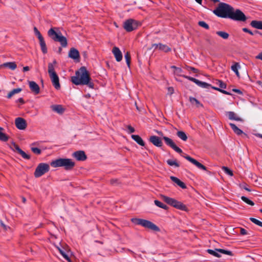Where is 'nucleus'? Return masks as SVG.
Instances as JSON below:
<instances>
[{"label":"nucleus","mask_w":262,"mask_h":262,"mask_svg":"<svg viewBox=\"0 0 262 262\" xmlns=\"http://www.w3.org/2000/svg\"><path fill=\"white\" fill-rule=\"evenodd\" d=\"M227 115L229 119H230V120H235V121H241V122L243 121V120L241 118L237 116L236 114L233 112H232V111L228 112H227Z\"/></svg>","instance_id":"19"},{"label":"nucleus","mask_w":262,"mask_h":262,"mask_svg":"<svg viewBox=\"0 0 262 262\" xmlns=\"http://www.w3.org/2000/svg\"><path fill=\"white\" fill-rule=\"evenodd\" d=\"M229 125L234 132L235 134H236L237 135H241L242 134H244V135L246 136L247 134L244 133L242 130L239 129L237 126H236L235 124L232 123H229Z\"/></svg>","instance_id":"22"},{"label":"nucleus","mask_w":262,"mask_h":262,"mask_svg":"<svg viewBox=\"0 0 262 262\" xmlns=\"http://www.w3.org/2000/svg\"><path fill=\"white\" fill-rule=\"evenodd\" d=\"M177 136L184 141H187L188 137L186 133L183 131H178Z\"/></svg>","instance_id":"28"},{"label":"nucleus","mask_w":262,"mask_h":262,"mask_svg":"<svg viewBox=\"0 0 262 262\" xmlns=\"http://www.w3.org/2000/svg\"><path fill=\"white\" fill-rule=\"evenodd\" d=\"M160 197L166 203L177 209L185 211H188L187 206L181 202L178 201L173 198L168 197L163 194H161Z\"/></svg>","instance_id":"7"},{"label":"nucleus","mask_w":262,"mask_h":262,"mask_svg":"<svg viewBox=\"0 0 262 262\" xmlns=\"http://www.w3.org/2000/svg\"><path fill=\"white\" fill-rule=\"evenodd\" d=\"M58 249L59 251V253L63 256V257L66 259L68 262H72L70 257L66 253V252L60 249V248H58Z\"/></svg>","instance_id":"33"},{"label":"nucleus","mask_w":262,"mask_h":262,"mask_svg":"<svg viewBox=\"0 0 262 262\" xmlns=\"http://www.w3.org/2000/svg\"><path fill=\"white\" fill-rule=\"evenodd\" d=\"M255 58L262 60V52L259 53L257 56H256Z\"/></svg>","instance_id":"61"},{"label":"nucleus","mask_w":262,"mask_h":262,"mask_svg":"<svg viewBox=\"0 0 262 262\" xmlns=\"http://www.w3.org/2000/svg\"><path fill=\"white\" fill-rule=\"evenodd\" d=\"M50 170V166L47 163H40L35 169L34 176L35 178H39L45 173L48 172Z\"/></svg>","instance_id":"9"},{"label":"nucleus","mask_w":262,"mask_h":262,"mask_svg":"<svg viewBox=\"0 0 262 262\" xmlns=\"http://www.w3.org/2000/svg\"><path fill=\"white\" fill-rule=\"evenodd\" d=\"M12 96H13L12 93L11 92V91H10V92L8 94L7 97V98H8V99H10V98H11L12 97Z\"/></svg>","instance_id":"64"},{"label":"nucleus","mask_w":262,"mask_h":262,"mask_svg":"<svg viewBox=\"0 0 262 262\" xmlns=\"http://www.w3.org/2000/svg\"><path fill=\"white\" fill-rule=\"evenodd\" d=\"M189 100L191 104L195 103L197 107H204L203 104L202 103H201L198 99L193 97H189Z\"/></svg>","instance_id":"27"},{"label":"nucleus","mask_w":262,"mask_h":262,"mask_svg":"<svg viewBox=\"0 0 262 262\" xmlns=\"http://www.w3.org/2000/svg\"><path fill=\"white\" fill-rule=\"evenodd\" d=\"M183 72V70L181 68L178 67L177 70L174 71V74H176L178 76H181L182 77H184L183 76H186L185 75H182L181 73Z\"/></svg>","instance_id":"47"},{"label":"nucleus","mask_w":262,"mask_h":262,"mask_svg":"<svg viewBox=\"0 0 262 262\" xmlns=\"http://www.w3.org/2000/svg\"><path fill=\"white\" fill-rule=\"evenodd\" d=\"M210 88H211V89H212L213 90L218 91L219 92H220V91H221V89L220 88L212 86L211 85V86L210 87Z\"/></svg>","instance_id":"63"},{"label":"nucleus","mask_w":262,"mask_h":262,"mask_svg":"<svg viewBox=\"0 0 262 262\" xmlns=\"http://www.w3.org/2000/svg\"><path fill=\"white\" fill-rule=\"evenodd\" d=\"M50 165L54 168L63 167L65 170H71L74 167L75 163L71 159L59 158L53 160L50 163Z\"/></svg>","instance_id":"4"},{"label":"nucleus","mask_w":262,"mask_h":262,"mask_svg":"<svg viewBox=\"0 0 262 262\" xmlns=\"http://www.w3.org/2000/svg\"><path fill=\"white\" fill-rule=\"evenodd\" d=\"M199 26H200L201 27H203L206 29H209V25L204 21H200L198 23Z\"/></svg>","instance_id":"45"},{"label":"nucleus","mask_w":262,"mask_h":262,"mask_svg":"<svg viewBox=\"0 0 262 262\" xmlns=\"http://www.w3.org/2000/svg\"><path fill=\"white\" fill-rule=\"evenodd\" d=\"M220 92L224 94H226L227 95H231V94L230 92H227V91L224 90L223 89H221Z\"/></svg>","instance_id":"60"},{"label":"nucleus","mask_w":262,"mask_h":262,"mask_svg":"<svg viewBox=\"0 0 262 262\" xmlns=\"http://www.w3.org/2000/svg\"><path fill=\"white\" fill-rule=\"evenodd\" d=\"M127 128L128 129V133L130 134L133 133L135 131V128L130 125L127 126Z\"/></svg>","instance_id":"52"},{"label":"nucleus","mask_w":262,"mask_h":262,"mask_svg":"<svg viewBox=\"0 0 262 262\" xmlns=\"http://www.w3.org/2000/svg\"><path fill=\"white\" fill-rule=\"evenodd\" d=\"M167 163L170 166H174L176 167H180V164L177 162V160H172L169 159V160H167Z\"/></svg>","instance_id":"36"},{"label":"nucleus","mask_w":262,"mask_h":262,"mask_svg":"<svg viewBox=\"0 0 262 262\" xmlns=\"http://www.w3.org/2000/svg\"><path fill=\"white\" fill-rule=\"evenodd\" d=\"M131 137L139 145L141 146H145V142L139 135H132Z\"/></svg>","instance_id":"21"},{"label":"nucleus","mask_w":262,"mask_h":262,"mask_svg":"<svg viewBox=\"0 0 262 262\" xmlns=\"http://www.w3.org/2000/svg\"><path fill=\"white\" fill-rule=\"evenodd\" d=\"M241 68V66L238 62H234V64L231 66V70L235 73L237 77H239V73L238 69Z\"/></svg>","instance_id":"26"},{"label":"nucleus","mask_w":262,"mask_h":262,"mask_svg":"<svg viewBox=\"0 0 262 262\" xmlns=\"http://www.w3.org/2000/svg\"><path fill=\"white\" fill-rule=\"evenodd\" d=\"M240 187L242 189H244L245 190L248 191H251V190L249 188L247 187L246 184H243L240 185Z\"/></svg>","instance_id":"53"},{"label":"nucleus","mask_w":262,"mask_h":262,"mask_svg":"<svg viewBox=\"0 0 262 262\" xmlns=\"http://www.w3.org/2000/svg\"><path fill=\"white\" fill-rule=\"evenodd\" d=\"M213 13L221 18H230L237 21H246L247 17L239 9H235L231 5L221 2L217 7L213 10Z\"/></svg>","instance_id":"1"},{"label":"nucleus","mask_w":262,"mask_h":262,"mask_svg":"<svg viewBox=\"0 0 262 262\" xmlns=\"http://www.w3.org/2000/svg\"><path fill=\"white\" fill-rule=\"evenodd\" d=\"M163 139L164 140L165 144L172 148L177 152L181 154L183 153L182 150L176 145L173 140L166 136L163 137Z\"/></svg>","instance_id":"10"},{"label":"nucleus","mask_w":262,"mask_h":262,"mask_svg":"<svg viewBox=\"0 0 262 262\" xmlns=\"http://www.w3.org/2000/svg\"><path fill=\"white\" fill-rule=\"evenodd\" d=\"M31 151L35 154L39 155L41 153V150L40 149L36 147H31Z\"/></svg>","instance_id":"44"},{"label":"nucleus","mask_w":262,"mask_h":262,"mask_svg":"<svg viewBox=\"0 0 262 262\" xmlns=\"http://www.w3.org/2000/svg\"><path fill=\"white\" fill-rule=\"evenodd\" d=\"M131 221L135 225H141L150 230L156 232L160 231V228L150 221L142 219L133 218L131 219Z\"/></svg>","instance_id":"6"},{"label":"nucleus","mask_w":262,"mask_h":262,"mask_svg":"<svg viewBox=\"0 0 262 262\" xmlns=\"http://www.w3.org/2000/svg\"><path fill=\"white\" fill-rule=\"evenodd\" d=\"M211 86V84L209 83H208L206 82H204L203 84H202V86L201 88H205V89H209Z\"/></svg>","instance_id":"55"},{"label":"nucleus","mask_w":262,"mask_h":262,"mask_svg":"<svg viewBox=\"0 0 262 262\" xmlns=\"http://www.w3.org/2000/svg\"><path fill=\"white\" fill-rule=\"evenodd\" d=\"M216 33L219 36L225 39H227L229 36L228 33L224 31H217Z\"/></svg>","instance_id":"35"},{"label":"nucleus","mask_w":262,"mask_h":262,"mask_svg":"<svg viewBox=\"0 0 262 262\" xmlns=\"http://www.w3.org/2000/svg\"><path fill=\"white\" fill-rule=\"evenodd\" d=\"M75 76L71 77V81L76 85H86L90 88L94 89V84L91 81L89 72L85 67H81L75 72Z\"/></svg>","instance_id":"2"},{"label":"nucleus","mask_w":262,"mask_h":262,"mask_svg":"<svg viewBox=\"0 0 262 262\" xmlns=\"http://www.w3.org/2000/svg\"><path fill=\"white\" fill-rule=\"evenodd\" d=\"M241 199L242 201H243L244 202H245L246 203H247L248 205H250L251 206L254 205V203L252 201L249 199L246 196H242L241 197Z\"/></svg>","instance_id":"39"},{"label":"nucleus","mask_w":262,"mask_h":262,"mask_svg":"<svg viewBox=\"0 0 262 262\" xmlns=\"http://www.w3.org/2000/svg\"><path fill=\"white\" fill-rule=\"evenodd\" d=\"M69 57L75 60L76 62L80 61V55L78 50H70Z\"/></svg>","instance_id":"16"},{"label":"nucleus","mask_w":262,"mask_h":262,"mask_svg":"<svg viewBox=\"0 0 262 262\" xmlns=\"http://www.w3.org/2000/svg\"><path fill=\"white\" fill-rule=\"evenodd\" d=\"M112 52L117 61L120 62L122 60L123 55L121 50H112Z\"/></svg>","instance_id":"24"},{"label":"nucleus","mask_w":262,"mask_h":262,"mask_svg":"<svg viewBox=\"0 0 262 262\" xmlns=\"http://www.w3.org/2000/svg\"><path fill=\"white\" fill-rule=\"evenodd\" d=\"M170 178L172 181L176 183L179 187H180L182 189H186L187 188L186 184L184 182L181 181L178 178L174 176H171Z\"/></svg>","instance_id":"18"},{"label":"nucleus","mask_w":262,"mask_h":262,"mask_svg":"<svg viewBox=\"0 0 262 262\" xmlns=\"http://www.w3.org/2000/svg\"><path fill=\"white\" fill-rule=\"evenodd\" d=\"M15 124L16 127L20 130L26 129L27 126L26 120L21 117H18L15 119Z\"/></svg>","instance_id":"12"},{"label":"nucleus","mask_w":262,"mask_h":262,"mask_svg":"<svg viewBox=\"0 0 262 262\" xmlns=\"http://www.w3.org/2000/svg\"><path fill=\"white\" fill-rule=\"evenodd\" d=\"M3 68H7L11 70H14L17 68V64L15 62H7L0 64V69Z\"/></svg>","instance_id":"17"},{"label":"nucleus","mask_w":262,"mask_h":262,"mask_svg":"<svg viewBox=\"0 0 262 262\" xmlns=\"http://www.w3.org/2000/svg\"><path fill=\"white\" fill-rule=\"evenodd\" d=\"M127 65V67L130 68L131 62V56L129 52H127L124 56Z\"/></svg>","instance_id":"32"},{"label":"nucleus","mask_w":262,"mask_h":262,"mask_svg":"<svg viewBox=\"0 0 262 262\" xmlns=\"http://www.w3.org/2000/svg\"><path fill=\"white\" fill-rule=\"evenodd\" d=\"M168 94L171 95L174 93V89L172 86H169L167 88Z\"/></svg>","instance_id":"54"},{"label":"nucleus","mask_w":262,"mask_h":262,"mask_svg":"<svg viewBox=\"0 0 262 262\" xmlns=\"http://www.w3.org/2000/svg\"><path fill=\"white\" fill-rule=\"evenodd\" d=\"M183 157H184L185 159H186L187 160L191 162L192 164L196 166L198 168L207 171V167L198 162L195 159L192 158L190 156L188 155H181Z\"/></svg>","instance_id":"11"},{"label":"nucleus","mask_w":262,"mask_h":262,"mask_svg":"<svg viewBox=\"0 0 262 262\" xmlns=\"http://www.w3.org/2000/svg\"><path fill=\"white\" fill-rule=\"evenodd\" d=\"M16 102H19L21 104H24L25 103V101L23 98H19L16 101Z\"/></svg>","instance_id":"59"},{"label":"nucleus","mask_w":262,"mask_h":262,"mask_svg":"<svg viewBox=\"0 0 262 262\" xmlns=\"http://www.w3.org/2000/svg\"><path fill=\"white\" fill-rule=\"evenodd\" d=\"M38 39L39 40L41 49H47L46 42L44 40L43 37H41L40 38H39Z\"/></svg>","instance_id":"42"},{"label":"nucleus","mask_w":262,"mask_h":262,"mask_svg":"<svg viewBox=\"0 0 262 262\" xmlns=\"http://www.w3.org/2000/svg\"><path fill=\"white\" fill-rule=\"evenodd\" d=\"M149 140L156 147H161L163 145L162 140L158 136H151L150 137Z\"/></svg>","instance_id":"14"},{"label":"nucleus","mask_w":262,"mask_h":262,"mask_svg":"<svg viewBox=\"0 0 262 262\" xmlns=\"http://www.w3.org/2000/svg\"><path fill=\"white\" fill-rule=\"evenodd\" d=\"M51 107L53 111L59 114H62L65 111V108L60 104L52 105Z\"/></svg>","instance_id":"20"},{"label":"nucleus","mask_w":262,"mask_h":262,"mask_svg":"<svg viewBox=\"0 0 262 262\" xmlns=\"http://www.w3.org/2000/svg\"><path fill=\"white\" fill-rule=\"evenodd\" d=\"M110 183L113 185H117L119 183L118 180V179H111L110 180Z\"/></svg>","instance_id":"56"},{"label":"nucleus","mask_w":262,"mask_h":262,"mask_svg":"<svg viewBox=\"0 0 262 262\" xmlns=\"http://www.w3.org/2000/svg\"><path fill=\"white\" fill-rule=\"evenodd\" d=\"M29 88L34 94L37 95L40 93V88L36 82L33 81H28Z\"/></svg>","instance_id":"15"},{"label":"nucleus","mask_w":262,"mask_h":262,"mask_svg":"<svg viewBox=\"0 0 262 262\" xmlns=\"http://www.w3.org/2000/svg\"><path fill=\"white\" fill-rule=\"evenodd\" d=\"M56 64L57 61L56 60H54L52 62H49L48 63V73L52 84L56 90H59L60 88L59 79L58 75L55 71V66Z\"/></svg>","instance_id":"5"},{"label":"nucleus","mask_w":262,"mask_h":262,"mask_svg":"<svg viewBox=\"0 0 262 262\" xmlns=\"http://www.w3.org/2000/svg\"><path fill=\"white\" fill-rule=\"evenodd\" d=\"M250 25L254 28L262 30V21L261 20H252L250 23Z\"/></svg>","instance_id":"23"},{"label":"nucleus","mask_w":262,"mask_h":262,"mask_svg":"<svg viewBox=\"0 0 262 262\" xmlns=\"http://www.w3.org/2000/svg\"><path fill=\"white\" fill-rule=\"evenodd\" d=\"M223 169L224 170V172L228 174V175H229L230 176H232L233 175V171L230 169H229L228 167L223 166Z\"/></svg>","instance_id":"46"},{"label":"nucleus","mask_w":262,"mask_h":262,"mask_svg":"<svg viewBox=\"0 0 262 262\" xmlns=\"http://www.w3.org/2000/svg\"><path fill=\"white\" fill-rule=\"evenodd\" d=\"M216 84L219 85L220 89H226L227 85L221 80H216Z\"/></svg>","instance_id":"43"},{"label":"nucleus","mask_w":262,"mask_h":262,"mask_svg":"<svg viewBox=\"0 0 262 262\" xmlns=\"http://www.w3.org/2000/svg\"><path fill=\"white\" fill-rule=\"evenodd\" d=\"M34 31L35 35L37 36L38 38H40L41 37H42V36L41 34V33H40V32L38 31V30L35 27L34 28Z\"/></svg>","instance_id":"49"},{"label":"nucleus","mask_w":262,"mask_h":262,"mask_svg":"<svg viewBox=\"0 0 262 262\" xmlns=\"http://www.w3.org/2000/svg\"><path fill=\"white\" fill-rule=\"evenodd\" d=\"M184 78L188 79L189 80L195 83L196 85H198L199 86L201 87L202 86V84H203L204 82L201 81L196 78H194L193 77L189 76H183Z\"/></svg>","instance_id":"25"},{"label":"nucleus","mask_w":262,"mask_h":262,"mask_svg":"<svg viewBox=\"0 0 262 262\" xmlns=\"http://www.w3.org/2000/svg\"><path fill=\"white\" fill-rule=\"evenodd\" d=\"M21 91H22V89L17 88V89H14L12 90L11 91V92L12 93V95H14L15 94H17V93L21 92Z\"/></svg>","instance_id":"50"},{"label":"nucleus","mask_w":262,"mask_h":262,"mask_svg":"<svg viewBox=\"0 0 262 262\" xmlns=\"http://www.w3.org/2000/svg\"><path fill=\"white\" fill-rule=\"evenodd\" d=\"M242 30H243V32H246V33H249L251 35H254V32H252L251 30H250L248 28H243L242 29Z\"/></svg>","instance_id":"51"},{"label":"nucleus","mask_w":262,"mask_h":262,"mask_svg":"<svg viewBox=\"0 0 262 262\" xmlns=\"http://www.w3.org/2000/svg\"><path fill=\"white\" fill-rule=\"evenodd\" d=\"M141 25V23L134 19L126 20L123 24V28L127 32H131L136 30Z\"/></svg>","instance_id":"8"},{"label":"nucleus","mask_w":262,"mask_h":262,"mask_svg":"<svg viewBox=\"0 0 262 262\" xmlns=\"http://www.w3.org/2000/svg\"><path fill=\"white\" fill-rule=\"evenodd\" d=\"M30 70V68L29 66H26L23 68V71L24 72H27Z\"/></svg>","instance_id":"62"},{"label":"nucleus","mask_w":262,"mask_h":262,"mask_svg":"<svg viewBox=\"0 0 262 262\" xmlns=\"http://www.w3.org/2000/svg\"><path fill=\"white\" fill-rule=\"evenodd\" d=\"M154 203H155V204L157 206H158V207H160L161 208H162V209H163L164 210H167L169 208L168 207L167 205H166L162 203L161 202L159 201V200H155L154 201Z\"/></svg>","instance_id":"31"},{"label":"nucleus","mask_w":262,"mask_h":262,"mask_svg":"<svg viewBox=\"0 0 262 262\" xmlns=\"http://www.w3.org/2000/svg\"><path fill=\"white\" fill-rule=\"evenodd\" d=\"M10 148L14 151H16L17 152V148H20L17 144H16L15 142H12V146H10Z\"/></svg>","instance_id":"48"},{"label":"nucleus","mask_w":262,"mask_h":262,"mask_svg":"<svg viewBox=\"0 0 262 262\" xmlns=\"http://www.w3.org/2000/svg\"><path fill=\"white\" fill-rule=\"evenodd\" d=\"M207 252L209 254L216 257H220L221 256V255L218 253V252L216 251V249H215L214 250L212 249H208L207 250Z\"/></svg>","instance_id":"37"},{"label":"nucleus","mask_w":262,"mask_h":262,"mask_svg":"<svg viewBox=\"0 0 262 262\" xmlns=\"http://www.w3.org/2000/svg\"><path fill=\"white\" fill-rule=\"evenodd\" d=\"M17 153L19 154L21 156L25 159L29 160L31 158V156L27 154L21 148H17Z\"/></svg>","instance_id":"29"},{"label":"nucleus","mask_w":262,"mask_h":262,"mask_svg":"<svg viewBox=\"0 0 262 262\" xmlns=\"http://www.w3.org/2000/svg\"><path fill=\"white\" fill-rule=\"evenodd\" d=\"M165 47V46L159 43L152 44L151 48H154V49H164Z\"/></svg>","instance_id":"40"},{"label":"nucleus","mask_w":262,"mask_h":262,"mask_svg":"<svg viewBox=\"0 0 262 262\" xmlns=\"http://www.w3.org/2000/svg\"><path fill=\"white\" fill-rule=\"evenodd\" d=\"M4 128L0 127V140L6 142L8 141L9 137L6 134L2 132Z\"/></svg>","instance_id":"30"},{"label":"nucleus","mask_w":262,"mask_h":262,"mask_svg":"<svg viewBox=\"0 0 262 262\" xmlns=\"http://www.w3.org/2000/svg\"><path fill=\"white\" fill-rule=\"evenodd\" d=\"M73 157L77 161H84L87 159L85 152L83 150H78L73 153Z\"/></svg>","instance_id":"13"},{"label":"nucleus","mask_w":262,"mask_h":262,"mask_svg":"<svg viewBox=\"0 0 262 262\" xmlns=\"http://www.w3.org/2000/svg\"><path fill=\"white\" fill-rule=\"evenodd\" d=\"M216 251H217L218 252H220L222 254H226V255H230V256L233 255V254L231 251L225 250V249H216Z\"/></svg>","instance_id":"34"},{"label":"nucleus","mask_w":262,"mask_h":262,"mask_svg":"<svg viewBox=\"0 0 262 262\" xmlns=\"http://www.w3.org/2000/svg\"><path fill=\"white\" fill-rule=\"evenodd\" d=\"M240 234L241 235H246L247 234V231L244 228H241L240 229Z\"/></svg>","instance_id":"57"},{"label":"nucleus","mask_w":262,"mask_h":262,"mask_svg":"<svg viewBox=\"0 0 262 262\" xmlns=\"http://www.w3.org/2000/svg\"><path fill=\"white\" fill-rule=\"evenodd\" d=\"M183 68L186 69L188 72H192L194 73H197L199 72V70L192 67H190L187 65H185Z\"/></svg>","instance_id":"38"},{"label":"nucleus","mask_w":262,"mask_h":262,"mask_svg":"<svg viewBox=\"0 0 262 262\" xmlns=\"http://www.w3.org/2000/svg\"><path fill=\"white\" fill-rule=\"evenodd\" d=\"M250 221H251L252 223L255 224V225L262 227V222L258 220H257L254 217H250L249 219Z\"/></svg>","instance_id":"41"},{"label":"nucleus","mask_w":262,"mask_h":262,"mask_svg":"<svg viewBox=\"0 0 262 262\" xmlns=\"http://www.w3.org/2000/svg\"><path fill=\"white\" fill-rule=\"evenodd\" d=\"M232 91L238 94L243 95V92L239 89H232Z\"/></svg>","instance_id":"58"},{"label":"nucleus","mask_w":262,"mask_h":262,"mask_svg":"<svg viewBox=\"0 0 262 262\" xmlns=\"http://www.w3.org/2000/svg\"><path fill=\"white\" fill-rule=\"evenodd\" d=\"M48 36L54 41L58 42L62 48H66L68 40L66 37L62 35L61 32L57 28H51L48 31Z\"/></svg>","instance_id":"3"}]
</instances>
